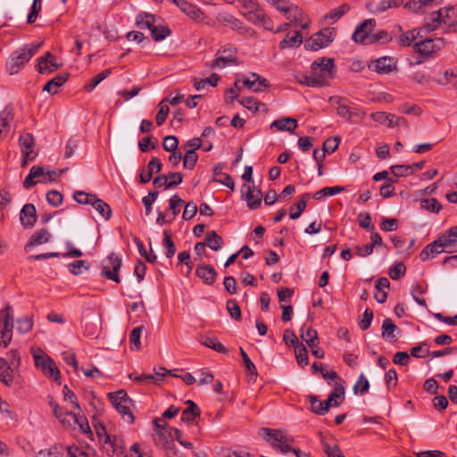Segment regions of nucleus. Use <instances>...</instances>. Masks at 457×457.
<instances>
[{
	"label": "nucleus",
	"mask_w": 457,
	"mask_h": 457,
	"mask_svg": "<svg viewBox=\"0 0 457 457\" xmlns=\"http://www.w3.org/2000/svg\"><path fill=\"white\" fill-rule=\"evenodd\" d=\"M445 46L443 37L426 38L420 40L413 45V49L424 58H433L439 51Z\"/></svg>",
	"instance_id": "20e7f679"
},
{
	"label": "nucleus",
	"mask_w": 457,
	"mask_h": 457,
	"mask_svg": "<svg viewBox=\"0 0 457 457\" xmlns=\"http://www.w3.org/2000/svg\"><path fill=\"white\" fill-rule=\"evenodd\" d=\"M390 169L395 177H403L413 173L411 165H393Z\"/></svg>",
	"instance_id": "69168bd1"
},
{
	"label": "nucleus",
	"mask_w": 457,
	"mask_h": 457,
	"mask_svg": "<svg viewBox=\"0 0 457 457\" xmlns=\"http://www.w3.org/2000/svg\"><path fill=\"white\" fill-rule=\"evenodd\" d=\"M143 329V326H138L137 328H134L129 334V341L132 345H134L135 349L137 351L141 349L140 338Z\"/></svg>",
	"instance_id": "680f3d73"
},
{
	"label": "nucleus",
	"mask_w": 457,
	"mask_h": 457,
	"mask_svg": "<svg viewBox=\"0 0 457 457\" xmlns=\"http://www.w3.org/2000/svg\"><path fill=\"white\" fill-rule=\"evenodd\" d=\"M186 404L187 405V408L182 411L180 419L184 422L193 424L195 420L200 417L201 411L196 403L192 400H187Z\"/></svg>",
	"instance_id": "4be33fe9"
},
{
	"label": "nucleus",
	"mask_w": 457,
	"mask_h": 457,
	"mask_svg": "<svg viewBox=\"0 0 457 457\" xmlns=\"http://www.w3.org/2000/svg\"><path fill=\"white\" fill-rule=\"evenodd\" d=\"M96 195L86 193L84 191H76L73 195L74 200L80 204H90L93 203Z\"/></svg>",
	"instance_id": "4d7b16f0"
},
{
	"label": "nucleus",
	"mask_w": 457,
	"mask_h": 457,
	"mask_svg": "<svg viewBox=\"0 0 457 457\" xmlns=\"http://www.w3.org/2000/svg\"><path fill=\"white\" fill-rule=\"evenodd\" d=\"M62 445H54L48 449L40 450L36 457H62Z\"/></svg>",
	"instance_id": "3c124183"
},
{
	"label": "nucleus",
	"mask_w": 457,
	"mask_h": 457,
	"mask_svg": "<svg viewBox=\"0 0 457 457\" xmlns=\"http://www.w3.org/2000/svg\"><path fill=\"white\" fill-rule=\"evenodd\" d=\"M0 314V344L6 347L12 337L13 316L12 306L7 303Z\"/></svg>",
	"instance_id": "39448f33"
},
{
	"label": "nucleus",
	"mask_w": 457,
	"mask_h": 457,
	"mask_svg": "<svg viewBox=\"0 0 457 457\" xmlns=\"http://www.w3.org/2000/svg\"><path fill=\"white\" fill-rule=\"evenodd\" d=\"M370 68L379 74H389L396 70V60L391 56H383L374 60Z\"/></svg>",
	"instance_id": "1a4fd4ad"
},
{
	"label": "nucleus",
	"mask_w": 457,
	"mask_h": 457,
	"mask_svg": "<svg viewBox=\"0 0 457 457\" xmlns=\"http://www.w3.org/2000/svg\"><path fill=\"white\" fill-rule=\"evenodd\" d=\"M370 387L369 380L365 378L363 374H361L357 383L355 384L353 390L356 394H360L361 395H365Z\"/></svg>",
	"instance_id": "774afa93"
},
{
	"label": "nucleus",
	"mask_w": 457,
	"mask_h": 457,
	"mask_svg": "<svg viewBox=\"0 0 457 457\" xmlns=\"http://www.w3.org/2000/svg\"><path fill=\"white\" fill-rule=\"evenodd\" d=\"M403 0H382L378 4H375L374 3H369L367 7L369 10L374 13H379L386 11L390 8H395L402 5Z\"/></svg>",
	"instance_id": "5701e85b"
},
{
	"label": "nucleus",
	"mask_w": 457,
	"mask_h": 457,
	"mask_svg": "<svg viewBox=\"0 0 457 457\" xmlns=\"http://www.w3.org/2000/svg\"><path fill=\"white\" fill-rule=\"evenodd\" d=\"M112 73L111 69L104 70L103 71L99 72L97 75L93 77L87 83L85 84L84 89L87 92H91L94 90L96 86L102 82L104 79L108 78L110 74Z\"/></svg>",
	"instance_id": "4c0bfd02"
},
{
	"label": "nucleus",
	"mask_w": 457,
	"mask_h": 457,
	"mask_svg": "<svg viewBox=\"0 0 457 457\" xmlns=\"http://www.w3.org/2000/svg\"><path fill=\"white\" fill-rule=\"evenodd\" d=\"M237 48L232 45H226L220 47L217 53L219 54L212 62L209 64L212 69L214 68H225L228 65H237L238 62L236 57Z\"/></svg>",
	"instance_id": "423d86ee"
},
{
	"label": "nucleus",
	"mask_w": 457,
	"mask_h": 457,
	"mask_svg": "<svg viewBox=\"0 0 457 457\" xmlns=\"http://www.w3.org/2000/svg\"><path fill=\"white\" fill-rule=\"evenodd\" d=\"M31 354L33 356L35 366L40 370H45L47 365L51 364L54 361L49 355H47L44 350L39 347H32Z\"/></svg>",
	"instance_id": "aec40b11"
},
{
	"label": "nucleus",
	"mask_w": 457,
	"mask_h": 457,
	"mask_svg": "<svg viewBox=\"0 0 457 457\" xmlns=\"http://www.w3.org/2000/svg\"><path fill=\"white\" fill-rule=\"evenodd\" d=\"M0 381L8 386H10L13 381L12 370L3 358H0Z\"/></svg>",
	"instance_id": "7c9ffc66"
},
{
	"label": "nucleus",
	"mask_w": 457,
	"mask_h": 457,
	"mask_svg": "<svg viewBox=\"0 0 457 457\" xmlns=\"http://www.w3.org/2000/svg\"><path fill=\"white\" fill-rule=\"evenodd\" d=\"M312 72L316 79L314 84L319 85L320 87L328 85L329 80L334 77V59L321 58L315 60L312 64Z\"/></svg>",
	"instance_id": "7ed1b4c3"
},
{
	"label": "nucleus",
	"mask_w": 457,
	"mask_h": 457,
	"mask_svg": "<svg viewBox=\"0 0 457 457\" xmlns=\"http://www.w3.org/2000/svg\"><path fill=\"white\" fill-rule=\"evenodd\" d=\"M91 206H93L105 220L111 219L112 212L110 205L104 200L98 198L97 195L91 204Z\"/></svg>",
	"instance_id": "473e14b6"
},
{
	"label": "nucleus",
	"mask_w": 457,
	"mask_h": 457,
	"mask_svg": "<svg viewBox=\"0 0 457 457\" xmlns=\"http://www.w3.org/2000/svg\"><path fill=\"white\" fill-rule=\"evenodd\" d=\"M328 103L336 107L337 114L347 121L356 123L366 115L362 108L352 103L346 97L333 96L328 98Z\"/></svg>",
	"instance_id": "f257e3e1"
},
{
	"label": "nucleus",
	"mask_w": 457,
	"mask_h": 457,
	"mask_svg": "<svg viewBox=\"0 0 457 457\" xmlns=\"http://www.w3.org/2000/svg\"><path fill=\"white\" fill-rule=\"evenodd\" d=\"M32 328L33 320L29 317L21 318L16 320V328L22 334L29 332Z\"/></svg>",
	"instance_id": "e2e57ef3"
},
{
	"label": "nucleus",
	"mask_w": 457,
	"mask_h": 457,
	"mask_svg": "<svg viewBox=\"0 0 457 457\" xmlns=\"http://www.w3.org/2000/svg\"><path fill=\"white\" fill-rule=\"evenodd\" d=\"M46 377L52 378L55 382L61 384V373L58 367L53 361L51 364L46 367L45 370H41Z\"/></svg>",
	"instance_id": "052dcab7"
},
{
	"label": "nucleus",
	"mask_w": 457,
	"mask_h": 457,
	"mask_svg": "<svg viewBox=\"0 0 457 457\" xmlns=\"http://www.w3.org/2000/svg\"><path fill=\"white\" fill-rule=\"evenodd\" d=\"M300 337L310 347H314L318 344V333L312 327L303 326L300 329Z\"/></svg>",
	"instance_id": "c756f323"
},
{
	"label": "nucleus",
	"mask_w": 457,
	"mask_h": 457,
	"mask_svg": "<svg viewBox=\"0 0 457 457\" xmlns=\"http://www.w3.org/2000/svg\"><path fill=\"white\" fill-rule=\"evenodd\" d=\"M276 128L279 131H288L293 133L294 130L297 128V120L293 118H282L274 120L270 124V129Z\"/></svg>",
	"instance_id": "b1692460"
},
{
	"label": "nucleus",
	"mask_w": 457,
	"mask_h": 457,
	"mask_svg": "<svg viewBox=\"0 0 457 457\" xmlns=\"http://www.w3.org/2000/svg\"><path fill=\"white\" fill-rule=\"evenodd\" d=\"M349 10H350V6L347 4H344L341 6L335 8L334 10H332L328 13H327L325 15V18L337 21L344 14H345Z\"/></svg>",
	"instance_id": "0e129e2a"
},
{
	"label": "nucleus",
	"mask_w": 457,
	"mask_h": 457,
	"mask_svg": "<svg viewBox=\"0 0 457 457\" xmlns=\"http://www.w3.org/2000/svg\"><path fill=\"white\" fill-rule=\"evenodd\" d=\"M176 5L187 15L193 19H199L203 13L199 8L185 0H174Z\"/></svg>",
	"instance_id": "393cba45"
},
{
	"label": "nucleus",
	"mask_w": 457,
	"mask_h": 457,
	"mask_svg": "<svg viewBox=\"0 0 457 457\" xmlns=\"http://www.w3.org/2000/svg\"><path fill=\"white\" fill-rule=\"evenodd\" d=\"M37 62V71L40 74H50L60 67L56 63L55 57L50 52H46L44 55L38 57Z\"/></svg>",
	"instance_id": "f8f14e48"
},
{
	"label": "nucleus",
	"mask_w": 457,
	"mask_h": 457,
	"mask_svg": "<svg viewBox=\"0 0 457 457\" xmlns=\"http://www.w3.org/2000/svg\"><path fill=\"white\" fill-rule=\"evenodd\" d=\"M69 79V73H60L52 79L48 80L43 87V91H46L51 95H54L58 92V88L62 87Z\"/></svg>",
	"instance_id": "412c9836"
},
{
	"label": "nucleus",
	"mask_w": 457,
	"mask_h": 457,
	"mask_svg": "<svg viewBox=\"0 0 457 457\" xmlns=\"http://www.w3.org/2000/svg\"><path fill=\"white\" fill-rule=\"evenodd\" d=\"M420 207L433 213H438L442 210V205L436 198H427L420 201Z\"/></svg>",
	"instance_id": "09e8293b"
},
{
	"label": "nucleus",
	"mask_w": 457,
	"mask_h": 457,
	"mask_svg": "<svg viewBox=\"0 0 457 457\" xmlns=\"http://www.w3.org/2000/svg\"><path fill=\"white\" fill-rule=\"evenodd\" d=\"M294 348H295V359H296L298 365L301 367H304V366L308 365L309 360H308V352H307L306 347L303 344H300Z\"/></svg>",
	"instance_id": "a18cd8bd"
},
{
	"label": "nucleus",
	"mask_w": 457,
	"mask_h": 457,
	"mask_svg": "<svg viewBox=\"0 0 457 457\" xmlns=\"http://www.w3.org/2000/svg\"><path fill=\"white\" fill-rule=\"evenodd\" d=\"M310 197L311 195L309 193L303 194L300 197V200L291 206L289 217L292 220H296L301 216L306 208L307 201L310 199Z\"/></svg>",
	"instance_id": "a878e982"
},
{
	"label": "nucleus",
	"mask_w": 457,
	"mask_h": 457,
	"mask_svg": "<svg viewBox=\"0 0 457 457\" xmlns=\"http://www.w3.org/2000/svg\"><path fill=\"white\" fill-rule=\"evenodd\" d=\"M121 267V259L118 254L112 253L103 261L101 276L115 283H120L119 270Z\"/></svg>",
	"instance_id": "0eeeda50"
},
{
	"label": "nucleus",
	"mask_w": 457,
	"mask_h": 457,
	"mask_svg": "<svg viewBox=\"0 0 457 457\" xmlns=\"http://www.w3.org/2000/svg\"><path fill=\"white\" fill-rule=\"evenodd\" d=\"M376 27L374 19H367L359 24L352 35V39L361 45H370L371 32Z\"/></svg>",
	"instance_id": "6e6552de"
},
{
	"label": "nucleus",
	"mask_w": 457,
	"mask_h": 457,
	"mask_svg": "<svg viewBox=\"0 0 457 457\" xmlns=\"http://www.w3.org/2000/svg\"><path fill=\"white\" fill-rule=\"evenodd\" d=\"M441 240V244L445 252L446 253H455L457 252V239L455 237L451 236L450 230H446L445 234L441 235L437 237Z\"/></svg>",
	"instance_id": "cd10ccee"
},
{
	"label": "nucleus",
	"mask_w": 457,
	"mask_h": 457,
	"mask_svg": "<svg viewBox=\"0 0 457 457\" xmlns=\"http://www.w3.org/2000/svg\"><path fill=\"white\" fill-rule=\"evenodd\" d=\"M345 388L343 386H337L334 390L329 394L328 399L324 401L328 403V408L330 407H337L340 405L342 400L344 399Z\"/></svg>",
	"instance_id": "c85d7f7f"
},
{
	"label": "nucleus",
	"mask_w": 457,
	"mask_h": 457,
	"mask_svg": "<svg viewBox=\"0 0 457 457\" xmlns=\"http://www.w3.org/2000/svg\"><path fill=\"white\" fill-rule=\"evenodd\" d=\"M239 103L253 112H258L266 107L263 103L256 101L253 96L243 97L239 100Z\"/></svg>",
	"instance_id": "ea45409f"
},
{
	"label": "nucleus",
	"mask_w": 457,
	"mask_h": 457,
	"mask_svg": "<svg viewBox=\"0 0 457 457\" xmlns=\"http://www.w3.org/2000/svg\"><path fill=\"white\" fill-rule=\"evenodd\" d=\"M255 187L245 183L241 187L242 198L247 202L250 210H256L262 204V199H255Z\"/></svg>",
	"instance_id": "f3484780"
},
{
	"label": "nucleus",
	"mask_w": 457,
	"mask_h": 457,
	"mask_svg": "<svg viewBox=\"0 0 457 457\" xmlns=\"http://www.w3.org/2000/svg\"><path fill=\"white\" fill-rule=\"evenodd\" d=\"M71 418H72L73 421L78 424L80 428V430L84 434L91 433L90 427L85 416L80 414V411L78 413H67Z\"/></svg>",
	"instance_id": "49530a36"
},
{
	"label": "nucleus",
	"mask_w": 457,
	"mask_h": 457,
	"mask_svg": "<svg viewBox=\"0 0 457 457\" xmlns=\"http://www.w3.org/2000/svg\"><path fill=\"white\" fill-rule=\"evenodd\" d=\"M419 32L416 29L408 30L405 33H403L398 38V44L401 46L407 47L411 46V44L419 37Z\"/></svg>",
	"instance_id": "c03bdc74"
},
{
	"label": "nucleus",
	"mask_w": 457,
	"mask_h": 457,
	"mask_svg": "<svg viewBox=\"0 0 457 457\" xmlns=\"http://www.w3.org/2000/svg\"><path fill=\"white\" fill-rule=\"evenodd\" d=\"M302 43V35L300 31H295L294 35L287 34L285 38L279 43V47L284 49L286 47H295L300 46Z\"/></svg>",
	"instance_id": "58836bf2"
},
{
	"label": "nucleus",
	"mask_w": 457,
	"mask_h": 457,
	"mask_svg": "<svg viewBox=\"0 0 457 457\" xmlns=\"http://www.w3.org/2000/svg\"><path fill=\"white\" fill-rule=\"evenodd\" d=\"M50 239L51 234L47 228L36 230L30 237L29 242L25 245L24 250L29 252L34 246L48 243Z\"/></svg>",
	"instance_id": "dca6fc26"
},
{
	"label": "nucleus",
	"mask_w": 457,
	"mask_h": 457,
	"mask_svg": "<svg viewBox=\"0 0 457 457\" xmlns=\"http://www.w3.org/2000/svg\"><path fill=\"white\" fill-rule=\"evenodd\" d=\"M443 12H444V10L440 9L439 11L433 12L430 14L431 22L428 23L425 26L426 30L432 31L438 27V25L443 21V20H442Z\"/></svg>",
	"instance_id": "bf43d9fd"
},
{
	"label": "nucleus",
	"mask_w": 457,
	"mask_h": 457,
	"mask_svg": "<svg viewBox=\"0 0 457 457\" xmlns=\"http://www.w3.org/2000/svg\"><path fill=\"white\" fill-rule=\"evenodd\" d=\"M206 246L213 251H219L222 248L224 241L216 231H208L205 235V241L204 242Z\"/></svg>",
	"instance_id": "bb28decb"
},
{
	"label": "nucleus",
	"mask_w": 457,
	"mask_h": 457,
	"mask_svg": "<svg viewBox=\"0 0 457 457\" xmlns=\"http://www.w3.org/2000/svg\"><path fill=\"white\" fill-rule=\"evenodd\" d=\"M259 436L275 448L285 435L281 430L261 428L259 429Z\"/></svg>",
	"instance_id": "a211bd4d"
},
{
	"label": "nucleus",
	"mask_w": 457,
	"mask_h": 457,
	"mask_svg": "<svg viewBox=\"0 0 457 457\" xmlns=\"http://www.w3.org/2000/svg\"><path fill=\"white\" fill-rule=\"evenodd\" d=\"M157 434L159 440L167 450V455L169 457H174L177 454V450L174 447L173 441L170 439V435L167 434L165 429L158 430Z\"/></svg>",
	"instance_id": "f704fd0d"
},
{
	"label": "nucleus",
	"mask_w": 457,
	"mask_h": 457,
	"mask_svg": "<svg viewBox=\"0 0 457 457\" xmlns=\"http://www.w3.org/2000/svg\"><path fill=\"white\" fill-rule=\"evenodd\" d=\"M392 41V37L386 30L381 29L376 33H371L370 44H386Z\"/></svg>",
	"instance_id": "5fc2aeb1"
},
{
	"label": "nucleus",
	"mask_w": 457,
	"mask_h": 457,
	"mask_svg": "<svg viewBox=\"0 0 457 457\" xmlns=\"http://www.w3.org/2000/svg\"><path fill=\"white\" fill-rule=\"evenodd\" d=\"M343 191H345V187H339V186L326 187H323L320 190L317 191L313 195V198L316 199V200H320V199H321L324 196H332V195L339 194V193H341Z\"/></svg>",
	"instance_id": "37998d69"
},
{
	"label": "nucleus",
	"mask_w": 457,
	"mask_h": 457,
	"mask_svg": "<svg viewBox=\"0 0 457 457\" xmlns=\"http://www.w3.org/2000/svg\"><path fill=\"white\" fill-rule=\"evenodd\" d=\"M321 34L316 33L312 37H310L304 44V47L307 50L317 51L319 49L324 48L328 46V41H325L323 37H321Z\"/></svg>",
	"instance_id": "c9c22d12"
},
{
	"label": "nucleus",
	"mask_w": 457,
	"mask_h": 457,
	"mask_svg": "<svg viewBox=\"0 0 457 457\" xmlns=\"http://www.w3.org/2000/svg\"><path fill=\"white\" fill-rule=\"evenodd\" d=\"M373 312L370 308H367L363 314L361 319L359 320V327L361 330H367L372 322L373 320Z\"/></svg>",
	"instance_id": "338daca9"
},
{
	"label": "nucleus",
	"mask_w": 457,
	"mask_h": 457,
	"mask_svg": "<svg viewBox=\"0 0 457 457\" xmlns=\"http://www.w3.org/2000/svg\"><path fill=\"white\" fill-rule=\"evenodd\" d=\"M162 164L161 162V160L157 157H152L150 162L147 164L146 168H143L140 174H139V183L140 184H146L148 183L153 174L158 173L162 170Z\"/></svg>",
	"instance_id": "ddd939ff"
},
{
	"label": "nucleus",
	"mask_w": 457,
	"mask_h": 457,
	"mask_svg": "<svg viewBox=\"0 0 457 457\" xmlns=\"http://www.w3.org/2000/svg\"><path fill=\"white\" fill-rule=\"evenodd\" d=\"M129 403H123L120 404L118 403L117 406L114 408L117 410V411L120 414L121 418L129 424H132L134 422V416L129 410Z\"/></svg>",
	"instance_id": "6e6d98bb"
},
{
	"label": "nucleus",
	"mask_w": 457,
	"mask_h": 457,
	"mask_svg": "<svg viewBox=\"0 0 457 457\" xmlns=\"http://www.w3.org/2000/svg\"><path fill=\"white\" fill-rule=\"evenodd\" d=\"M162 245L166 248L165 255L167 258H171L176 253V246L171 239L170 233L168 230L163 232Z\"/></svg>",
	"instance_id": "8fccbe9b"
},
{
	"label": "nucleus",
	"mask_w": 457,
	"mask_h": 457,
	"mask_svg": "<svg viewBox=\"0 0 457 457\" xmlns=\"http://www.w3.org/2000/svg\"><path fill=\"white\" fill-rule=\"evenodd\" d=\"M69 271L75 275H80L83 270H87L89 269V263L84 260L74 261L68 265Z\"/></svg>",
	"instance_id": "603ef678"
},
{
	"label": "nucleus",
	"mask_w": 457,
	"mask_h": 457,
	"mask_svg": "<svg viewBox=\"0 0 457 457\" xmlns=\"http://www.w3.org/2000/svg\"><path fill=\"white\" fill-rule=\"evenodd\" d=\"M198 160V154L194 150H187L183 159L185 169L193 170Z\"/></svg>",
	"instance_id": "13d9d810"
},
{
	"label": "nucleus",
	"mask_w": 457,
	"mask_h": 457,
	"mask_svg": "<svg viewBox=\"0 0 457 457\" xmlns=\"http://www.w3.org/2000/svg\"><path fill=\"white\" fill-rule=\"evenodd\" d=\"M170 35V29L165 26H154L151 29V36L155 41H161Z\"/></svg>",
	"instance_id": "864d4df0"
},
{
	"label": "nucleus",
	"mask_w": 457,
	"mask_h": 457,
	"mask_svg": "<svg viewBox=\"0 0 457 457\" xmlns=\"http://www.w3.org/2000/svg\"><path fill=\"white\" fill-rule=\"evenodd\" d=\"M396 329L397 327L394 324L393 320L387 318L383 321L381 337L386 340L395 339V335L394 334V332Z\"/></svg>",
	"instance_id": "a19ab883"
},
{
	"label": "nucleus",
	"mask_w": 457,
	"mask_h": 457,
	"mask_svg": "<svg viewBox=\"0 0 457 457\" xmlns=\"http://www.w3.org/2000/svg\"><path fill=\"white\" fill-rule=\"evenodd\" d=\"M12 118L13 114L12 107L7 106L0 112V137L7 134L9 122Z\"/></svg>",
	"instance_id": "72a5a7b5"
},
{
	"label": "nucleus",
	"mask_w": 457,
	"mask_h": 457,
	"mask_svg": "<svg viewBox=\"0 0 457 457\" xmlns=\"http://www.w3.org/2000/svg\"><path fill=\"white\" fill-rule=\"evenodd\" d=\"M308 400L311 404L312 412L318 415H324L328 411V403L321 402L316 395H308Z\"/></svg>",
	"instance_id": "e433bc0d"
},
{
	"label": "nucleus",
	"mask_w": 457,
	"mask_h": 457,
	"mask_svg": "<svg viewBox=\"0 0 457 457\" xmlns=\"http://www.w3.org/2000/svg\"><path fill=\"white\" fill-rule=\"evenodd\" d=\"M39 47L40 45L28 44L13 52L6 62L7 72L10 75L17 74L37 53Z\"/></svg>",
	"instance_id": "f03ea898"
},
{
	"label": "nucleus",
	"mask_w": 457,
	"mask_h": 457,
	"mask_svg": "<svg viewBox=\"0 0 457 457\" xmlns=\"http://www.w3.org/2000/svg\"><path fill=\"white\" fill-rule=\"evenodd\" d=\"M47 181L46 170L41 166H32L28 176L23 181V187L29 189L37 183H46Z\"/></svg>",
	"instance_id": "9d476101"
},
{
	"label": "nucleus",
	"mask_w": 457,
	"mask_h": 457,
	"mask_svg": "<svg viewBox=\"0 0 457 457\" xmlns=\"http://www.w3.org/2000/svg\"><path fill=\"white\" fill-rule=\"evenodd\" d=\"M201 344L220 353H228V349L215 337L204 336L201 338Z\"/></svg>",
	"instance_id": "2f4dec72"
},
{
	"label": "nucleus",
	"mask_w": 457,
	"mask_h": 457,
	"mask_svg": "<svg viewBox=\"0 0 457 457\" xmlns=\"http://www.w3.org/2000/svg\"><path fill=\"white\" fill-rule=\"evenodd\" d=\"M108 399L111 401L112 405L115 407L120 404L123 403H130L131 400L128 396L126 391L124 390H119L114 393H109L108 394Z\"/></svg>",
	"instance_id": "79ce46f5"
},
{
	"label": "nucleus",
	"mask_w": 457,
	"mask_h": 457,
	"mask_svg": "<svg viewBox=\"0 0 457 457\" xmlns=\"http://www.w3.org/2000/svg\"><path fill=\"white\" fill-rule=\"evenodd\" d=\"M154 16L149 13L139 14L137 17V25L140 29H148L151 30L154 26Z\"/></svg>",
	"instance_id": "de8ad7c7"
},
{
	"label": "nucleus",
	"mask_w": 457,
	"mask_h": 457,
	"mask_svg": "<svg viewBox=\"0 0 457 457\" xmlns=\"http://www.w3.org/2000/svg\"><path fill=\"white\" fill-rule=\"evenodd\" d=\"M195 274L203 279L206 285H212L216 280L217 272L215 269L209 265L204 264L196 268Z\"/></svg>",
	"instance_id": "6ab92c4d"
},
{
	"label": "nucleus",
	"mask_w": 457,
	"mask_h": 457,
	"mask_svg": "<svg viewBox=\"0 0 457 457\" xmlns=\"http://www.w3.org/2000/svg\"><path fill=\"white\" fill-rule=\"evenodd\" d=\"M21 152L23 158L35 159L37 155L33 150L35 145L34 137L31 134H23L19 138Z\"/></svg>",
	"instance_id": "4468645a"
},
{
	"label": "nucleus",
	"mask_w": 457,
	"mask_h": 457,
	"mask_svg": "<svg viewBox=\"0 0 457 457\" xmlns=\"http://www.w3.org/2000/svg\"><path fill=\"white\" fill-rule=\"evenodd\" d=\"M20 220L25 228H30L35 225L37 221V210L34 204H26L23 205L20 214Z\"/></svg>",
	"instance_id": "2eb2a0df"
},
{
	"label": "nucleus",
	"mask_w": 457,
	"mask_h": 457,
	"mask_svg": "<svg viewBox=\"0 0 457 457\" xmlns=\"http://www.w3.org/2000/svg\"><path fill=\"white\" fill-rule=\"evenodd\" d=\"M183 181V175L180 172H170L168 175H160L154 179L153 184L156 187L162 186L165 187V189L172 188Z\"/></svg>",
	"instance_id": "9b49d317"
}]
</instances>
